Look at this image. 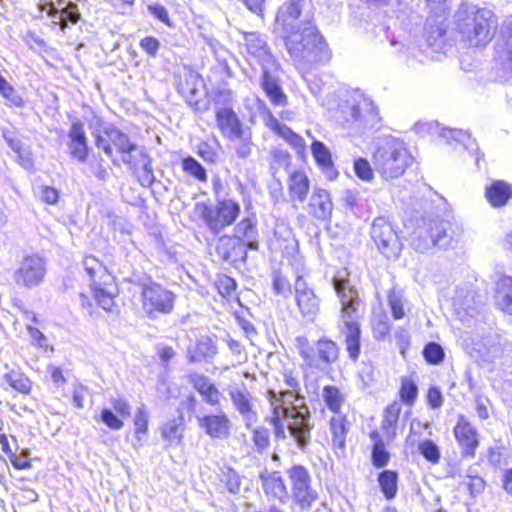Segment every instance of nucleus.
Here are the masks:
<instances>
[{
	"label": "nucleus",
	"mask_w": 512,
	"mask_h": 512,
	"mask_svg": "<svg viewBox=\"0 0 512 512\" xmlns=\"http://www.w3.org/2000/svg\"><path fill=\"white\" fill-rule=\"evenodd\" d=\"M478 300L474 291L468 287L457 288L453 305L455 313L464 320L467 316L473 317L477 310Z\"/></svg>",
	"instance_id": "nucleus-31"
},
{
	"label": "nucleus",
	"mask_w": 512,
	"mask_h": 512,
	"mask_svg": "<svg viewBox=\"0 0 512 512\" xmlns=\"http://www.w3.org/2000/svg\"><path fill=\"white\" fill-rule=\"evenodd\" d=\"M175 300V293L158 282L150 281L140 287L141 309L149 320L171 314Z\"/></svg>",
	"instance_id": "nucleus-11"
},
{
	"label": "nucleus",
	"mask_w": 512,
	"mask_h": 512,
	"mask_svg": "<svg viewBox=\"0 0 512 512\" xmlns=\"http://www.w3.org/2000/svg\"><path fill=\"white\" fill-rule=\"evenodd\" d=\"M244 45L247 53L251 56L258 57L270 54L267 43L256 33H246L244 36Z\"/></svg>",
	"instance_id": "nucleus-48"
},
{
	"label": "nucleus",
	"mask_w": 512,
	"mask_h": 512,
	"mask_svg": "<svg viewBox=\"0 0 512 512\" xmlns=\"http://www.w3.org/2000/svg\"><path fill=\"white\" fill-rule=\"evenodd\" d=\"M241 476L232 467H226L221 472L220 483L224 489L233 495H236L241 490Z\"/></svg>",
	"instance_id": "nucleus-49"
},
{
	"label": "nucleus",
	"mask_w": 512,
	"mask_h": 512,
	"mask_svg": "<svg viewBox=\"0 0 512 512\" xmlns=\"http://www.w3.org/2000/svg\"><path fill=\"white\" fill-rule=\"evenodd\" d=\"M462 146L463 149L469 151L472 155L478 154V145L471 135L462 130L450 129V146L453 145Z\"/></svg>",
	"instance_id": "nucleus-50"
},
{
	"label": "nucleus",
	"mask_w": 512,
	"mask_h": 512,
	"mask_svg": "<svg viewBox=\"0 0 512 512\" xmlns=\"http://www.w3.org/2000/svg\"><path fill=\"white\" fill-rule=\"evenodd\" d=\"M182 171L194 179L198 183H206L208 181V173L206 168L193 156H186L181 160Z\"/></svg>",
	"instance_id": "nucleus-44"
},
{
	"label": "nucleus",
	"mask_w": 512,
	"mask_h": 512,
	"mask_svg": "<svg viewBox=\"0 0 512 512\" xmlns=\"http://www.w3.org/2000/svg\"><path fill=\"white\" fill-rule=\"evenodd\" d=\"M294 301L303 318L315 320L320 312V299L302 275L295 279Z\"/></svg>",
	"instance_id": "nucleus-16"
},
{
	"label": "nucleus",
	"mask_w": 512,
	"mask_h": 512,
	"mask_svg": "<svg viewBox=\"0 0 512 512\" xmlns=\"http://www.w3.org/2000/svg\"><path fill=\"white\" fill-rule=\"evenodd\" d=\"M388 306L394 320H401L405 317V307L402 295L395 289H390L387 293Z\"/></svg>",
	"instance_id": "nucleus-51"
},
{
	"label": "nucleus",
	"mask_w": 512,
	"mask_h": 512,
	"mask_svg": "<svg viewBox=\"0 0 512 512\" xmlns=\"http://www.w3.org/2000/svg\"><path fill=\"white\" fill-rule=\"evenodd\" d=\"M113 410L103 408L100 411L99 420L110 430H120L124 426V419L131 416V404L123 397H117L111 400Z\"/></svg>",
	"instance_id": "nucleus-21"
},
{
	"label": "nucleus",
	"mask_w": 512,
	"mask_h": 512,
	"mask_svg": "<svg viewBox=\"0 0 512 512\" xmlns=\"http://www.w3.org/2000/svg\"><path fill=\"white\" fill-rule=\"evenodd\" d=\"M292 498L301 509H309L319 499L317 491L312 487V479L307 467L293 465L287 470Z\"/></svg>",
	"instance_id": "nucleus-13"
},
{
	"label": "nucleus",
	"mask_w": 512,
	"mask_h": 512,
	"mask_svg": "<svg viewBox=\"0 0 512 512\" xmlns=\"http://www.w3.org/2000/svg\"><path fill=\"white\" fill-rule=\"evenodd\" d=\"M259 479L267 498L279 501L287 498V485L280 471L264 470L259 474Z\"/></svg>",
	"instance_id": "nucleus-26"
},
{
	"label": "nucleus",
	"mask_w": 512,
	"mask_h": 512,
	"mask_svg": "<svg viewBox=\"0 0 512 512\" xmlns=\"http://www.w3.org/2000/svg\"><path fill=\"white\" fill-rule=\"evenodd\" d=\"M197 155L208 164H215L218 160V153L207 141H201L196 150Z\"/></svg>",
	"instance_id": "nucleus-57"
},
{
	"label": "nucleus",
	"mask_w": 512,
	"mask_h": 512,
	"mask_svg": "<svg viewBox=\"0 0 512 512\" xmlns=\"http://www.w3.org/2000/svg\"><path fill=\"white\" fill-rule=\"evenodd\" d=\"M251 440L257 452L262 453L270 446V431L264 426L255 427L251 431Z\"/></svg>",
	"instance_id": "nucleus-52"
},
{
	"label": "nucleus",
	"mask_w": 512,
	"mask_h": 512,
	"mask_svg": "<svg viewBox=\"0 0 512 512\" xmlns=\"http://www.w3.org/2000/svg\"><path fill=\"white\" fill-rule=\"evenodd\" d=\"M92 173L99 179H106L108 176V167L105 161L100 157H93L89 163Z\"/></svg>",
	"instance_id": "nucleus-61"
},
{
	"label": "nucleus",
	"mask_w": 512,
	"mask_h": 512,
	"mask_svg": "<svg viewBox=\"0 0 512 512\" xmlns=\"http://www.w3.org/2000/svg\"><path fill=\"white\" fill-rule=\"evenodd\" d=\"M419 452L431 463H437L440 459V451L436 444L430 440L423 441L418 446Z\"/></svg>",
	"instance_id": "nucleus-58"
},
{
	"label": "nucleus",
	"mask_w": 512,
	"mask_h": 512,
	"mask_svg": "<svg viewBox=\"0 0 512 512\" xmlns=\"http://www.w3.org/2000/svg\"><path fill=\"white\" fill-rule=\"evenodd\" d=\"M82 264L93 300L103 310L111 312L120 294L117 277L93 255H85Z\"/></svg>",
	"instance_id": "nucleus-6"
},
{
	"label": "nucleus",
	"mask_w": 512,
	"mask_h": 512,
	"mask_svg": "<svg viewBox=\"0 0 512 512\" xmlns=\"http://www.w3.org/2000/svg\"><path fill=\"white\" fill-rule=\"evenodd\" d=\"M241 141L240 145L236 149V155L241 159H246L251 155L252 152V139L250 131H246L243 139H238Z\"/></svg>",
	"instance_id": "nucleus-63"
},
{
	"label": "nucleus",
	"mask_w": 512,
	"mask_h": 512,
	"mask_svg": "<svg viewBox=\"0 0 512 512\" xmlns=\"http://www.w3.org/2000/svg\"><path fill=\"white\" fill-rule=\"evenodd\" d=\"M351 426L352 424L347 414H336L329 418L330 438L328 445L334 454H344Z\"/></svg>",
	"instance_id": "nucleus-18"
},
{
	"label": "nucleus",
	"mask_w": 512,
	"mask_h": 512,
	"mask_svg": "<svg viewBox=\"0 0 512 512\" xmlns=\"http://www.w3.org/2000/svg\"><path fill=\"white\" fill-rule=\"evenodd\" d=\"M286 189L289 202L295 206L304 203L311 190V180L304 169H293L287 175Z\"/></svg>",
	"instance_id": "nucleus-19"
},
{
	"label": "nucleus",
	"mask_w": 512,
	"mask_h": 512,
	"mask_svg": "<svg viewBox=\"0 0 512 512\" xmlns=\"http://www.w3.org/2000/svg\"><path fill=\"white\" fill-rule=\"evenodd\" d=\"M372 162L384 181H393L414 165L415 158L402 141L393 139L376 148Z\"/></svg>",
	"instance_id": "nucleus-8"
},
{
	"label": "nucleus",
	"mask_w": 512,
	"mask_h": 512,
	"mask_svg": "<svg viewBox=\"0 0 512 512\" xmlns=\"http://www.w3.org/2000/svg\"><path fill=\"white\" fill-rule=\"evenodd\" d=\"M149 418L150 414L145 406L138 407L132 423H133V435L135 439L141 443L147 436L149 431Z\"/></svg>",
	"instance_id": "nucleus-45"
},
{
	"label": "nucleus",
	"mask_w": 512,
	"mask_h": 512,
	"mask_svg": "<svg viewBox=\"0 0 512 512\" xmlns=\"http://www.w3.org/2000/svg\"><path fill=\"white\" fill-rule=\"evenodd\" d=\"M495 305L501 311L512 314V277H501L495 286Z\"/></svg>",
	"instance_id": "nucleus-35"
},
{
	"label": "nucleus",
	"mask_w": 512,
	"mask_h": 512,
	"mask_svg": "<svg viewBox=\"0 0 512 512\" xmlns=\"http://www.w3.org/2000/svg\"><path fill=\"white\" fill-rule=\"evenodd\" d=\"M195 216L214 234L233 225L241 214L240 203L233 198L218 199L215 205L197 202L194 206Z\"/></svg>",
	"instance_id": "nucleus-9"
},
{
	"label": "nucleus",
	"mask_w": 512,
	"mask_h": 512,
	"mask_svg": "<svg viewBox=\"0 0 512 512\" xmlns=\"http://www.w3.org/2000/svg\"><path fill=\"white\" fill-rule=\"evenodd\" d=\"M495 51L501 65L507 70H512V22H505L501 26Z\"/></svg>",
	"instance_id": "nucleus-30"
},
{
	"label": "nucleus",
	"mask_w": 512,
	"mask_h": 512,
	"mask_svg": "<svg viewBox=\"0 0 512 512\" xmlns=\"http://www.w3.org/2000/svg\"><path fill=\"white\" fill-rule=\"evenodd\" d=\"M271 413L268 423L277 440L286 439V428L301 449L309 445L314 428L309 408L305 404L296 406L285 392H271L269 397Z\"/></svg>",
	"instance_id": "nucleus-2"
},
{
	"label": "nucleus",
	"mask_w": 512,
	"mask_h": 512,
	"mask_svg": "<svg viewBox=\"0 0 512 512\" xmlns=\"http://www.w3.org/2000/svg\"><path fill=\"white\" fill-rule=\"evenodd\" d=\"M322 400L332 415L344 414L342 407L346 402V397L343 391L336 385L330 384L323 387Z\"/></svg>",
	"instance_id": "nucleus-38"
},
{
	"label": "nucleus",
	"mask_w": 512,
	"mask_h": 512,
	"mask_svg": "<svg viewBox=\"0 0 512 512\" xmlns=\"http://www.w3.org/2000/svg\"><path fill=\"white\" fill-rule=\"evenodd\" d=\"M305 0H287L278 9L274 25L283 32L285 48L293 58H311L315 63L328 61L331 51L315 22L304 20L297 27L294 21L302 15Z\"/></svg>",
	"instance_id": "nucleus-1"
},
{
	"label": "nucleus",
	"mask_w": 512,
	"mask_h": 512,
	"mask_svg": "<svg viewBox=\"0 0 512 512\" xmlns=\"http://www.w3.org/2000/svg\"><path fill=\"white\" fill-rule=\"evenodd\" d=\"M237 240L243 242L249 249H257L258 230L257 221L254 217L242 218L234 227L231 235Z\"/></svg>",
	"instance_id": "nucleus-32"
},
{
	"label": "nucleus",
	"mask_w": 512,
	"mask_h": 512,
	"mask_svg": "<svg viewBox=\"0 0 512 512\" xmlns=\"http://www.w3.org/2000/svg\"><path fill=\"white\" fill-rule=\"evenodd\" d=\"M261 88L273 106L285 107L288 104V97L280 80L267 69L262 71Z\"/></svg>",
	"instance_id": "nucleus-29"
},
{
	"label": "nucleus",
	"mask_w": 512,
	"mask_h": 512,
	"mask_svg": "<svg viewBox=\"0 0 512 512\" xmlns=\"http://www.w3.org/2000/svg\"><path fill=\"white\" fill-rule=\"evenodd\" d=\"M229 395L236 410L244 416L254 415L255 411L251 401V395L245 383L241 387L233 388L229 391Z\"/></svg>",
	"instance_id": "nucleus-41"
},
{
	"label": "nucleus",
	"mask_w": 512,
	"mask_h": 512,
	"mask_svg": "<svg viewBox=\"0 0 512 512\" xmlns=\"http://www.w3.org/2000/svg\"><path fill=\"white\" fill-rule=\"evenodd\" d=\"M456 30L472 47H484L494 37L498 21L489 9L462 4L454 15Z\"/></svg>",
	"instance_id": "nucleus-5"
},
{
	"label": "nucleus",
	"mask_w": 512,
	"mask_h": 512,
	"mask_svg": "<svg viewBox=\"0 0 512 512\" xmlns=\"http://www.w3.org/2000/svg\"><path fill=\"white\" fill-rule=\"evenodd\" d=\"M462 346L472 358L484 362H492L502 353L499 336L491 333L483 337L465 338Z\"/></svg>",
	"instance_id": "nucleus-15"
},
{
	"label": "nucleus",
	"mask_w": 512,
	"mask_h": 512,
	"mask_svg": "<svg viewBox=\"0 0 512 512\" xmlns=\"http://www.w3.org/2000/svg\"><path fill=\"white\" fill-rule=\"evenodd\" d=\"M334 288L340 299L341 317L347 318L344 321L340 332L343 334V342L348 358L356 363L361 355L362 328L361 323L352 319L359 312L361 299L357 289L345 279H334Z\"/></svg>",
	"instance_id": "nucleus-4"
},
{
	"label": "nucleus",
	"mask_w": 512,
	"mask_h": 512,
	"mask_svg": "<svg viewBox=\"0 0 512 512\" xmlns=\"http://www.w3.org/2000/svg\"><path fill=\"white\" fill-rule=\"evenodd\" d=\"M67 146L71 158L78 162L87 161L90 148L84 124L80 119H75L70 125Z\"/></svg>",
	"instance_id": "nucleus-20"
},
{
	"label": "nucleus",
	"mask_w": 512,
	"mask_h": 512,
	"mask_svg": "<svg viewBox=\"0 0 512 512\" xmlns=\"http://www.w3.org/2000/svg\"><path fill=\"white\" fill-rule=\"evenodd\" d=\"M423 357L425 361L432 365L441 363L445 358L444 349L435 342H429L424 346Z\"/></svg>",
	"instance_id": "nucleus-54"
},
{
	"label": "nucleus",
	"mask_w": 512,
	"mask_h": 512,
	"mask_svg": "<svg viewBox=\"0 0 512 512\" xmlns=\"http://www.w3.org/2000/svg\"><path fill=\"white\" fill-rule=\"evenodd\" d=\"M377 474V482L386 500L396 498L399 490V473L393 469H384Z\"/></svg>",
	"instance_id": "nucleus-36"
},
{
	"label": "nucleus",
	"mask_w": 512,
	"mask_h": 512,
	"mask_svg": "<svg viewBox=\"0 0 512 512\" xmlns=\"http://www.w3.org/2000/svg\"><path fill=\"white\" fill-rule=\"evenodd\" d=\"M454 435L462 447V454L464 456H474L475 449L478 446L477 432L464 417H460L454 428Z\"/></svg>",
	"instance_id": "nucleus-28"
},
{
	"label": "nucleus",
	"mask_w": 512,
	"mask_h": 512,
	"mask_svg": "<svg viewBox=\"0 0 512 512\" xmlns=\"http://www.w3.org/2000/svg\"><path fill=\"white\" fill-rule=\"evenodd\" d=\"M216 353L217 347L213 339L209 336H204L188 347L187 360L191 364L201 363L208 358H212Z\"/></svg>",
	"instance_id": "nucleus-33"
},
{
	"label": "nucleus",
	"mask_w": 512,
	"mask_h": 512,
	"mask_svg": "<svg viewBox=\"0 0 512 512\" xmlns=\"http://www.w3.org/2000/svg\"><path fill=\"white\" fill-rule=\"evenodd\" d=\"M26 329L29 333L33 345L39 348H46L48 346L47 338L38 328L28 325Z\"/></svg>",
	"instance_id": "nucleus-64"
},
{
	"label": "nucleus",
	"mask_w": 512,
	"mask_h": 512,
	"mask_svg": "<svg viewBox=\"0 0 512 512\" xmlns=\"http://www.w3.org/2000/svg\"><path fill=\"white\" fill-rule=\"evenodd\" d=\"M47 275V261L38 253L26 254L14 269L12 278L19 288L31 290L40 286Z\"/></svg>",
	"instance_id": "nucleus-12"
},
{
	"label": "nucleus",
	"mask_w": 512,
	"mask_h": 512,
	"mask_svg": "<svg viewBox=\"0 0 512 512\" xmlns=\"http://www.w3.org/2000/svg\"><path fill=\"white\" fill-rule=\"evenodd\" d=\"M370 327L373 338L377 341H384L391 336L392 324L385 311L373 315Z\"/></svg>",
	"instance_id": "nucleus-43"
},
{
	"label": "nucleus",
	"mask_w": 512,
	"mask_h": 512,
	"mask_svg": "<svg viewBox=\"0 0 512 512\" xmlns=\"http://www.w3.org/2000/svg\"><path fill=\"white\" fill-rule=\"evenodd\" d=\"M185 430V418L182 412L176 418L169 419L160 427L161 437L169 444H180Z\"/></svg>",
	"instance_id": "nucleus-37"
},
{
	"label": "nucleus",
	"mask_w": 512,
	"mask_h": 512,
	"mask_svg": "<svg viewBox=\"0 0 512 512\" xmlns=\"http://www.w3.org/2000/svg\"><path fill=\"white\" fill-rule=\"evenodd\" d=\"M80 19V13L78 6L73 3L69 2L65 8L61 10V15L59 17V25L61 28H65L68 24V22H77Z\"/></svg>",
	"instance_id": "nucleus-56"
},
{
	"label": "nucleus",
	"mask_w": 512,
	"mask_h": 512,
	"mask_svg": "<svg viewBox=\"0 0 512 512\" xmlns=\"http://www.w3.org/2000/svg\"><path fill=\"white\" fill-rule=\"evenodd\" d=\"M187 380L206 404L213 407L220 405L222 393L207 376L193 372L187 375Z\"/></svg>",
	"instance_id": "nucleus-25"
},
{
	"label": "nucleus",
	"mask_w": 512,
	"mask_h": 512,
	"mask_svg": "<svg viewBox=\"0 0 512 512\" xmlns=\"http://www.w3.org/2000/svg\"><path fill=\"white\" fill-rule=\"evenodd\" d=\"M215 120L221 135L231 141L243 139L246 131L249 130L244 126L234 109L229 106L217 109L215 112Z\"/></svg>",
	"instance_id": "nucleus-17"
},
{
	"label": "nucleus",
	"mask_w": 512,
	"mask_h": 512,
	"mask_svg": "<svg viewBox=\"0 0 512 512\" xmlns=\"http://www.w3.org/2000/svg\"><path fill=\"white\" fill-rule=\"evenodd\" d=\"M272 288L278 295L286 294L290 291V280L283 275L280 270L274 271L272 276Z\"/></svg>",
	"instance_id": "nucleus-59"
},
{
	"label": "nucleus",
	"mask_w": 512,
	"mask_h": 512,
	"mask_svg": "<svg viewBox=\"0 0 512 512\" xmlns=\"http://www.w3.org/2000/svg\"><path fill=\"white\" fill-rule=\"evenodd\" d=\"M462 487L470 493L472 497H476L481 494L485 489V482L480 477H468V479L463 482Z\"/></svg>",
	"instance_id": "nucleus-60"
},
{
	"label": "nucleus",
	"mask_w": 512,
	"mask_h": 512,
	"mask_svg": "<svg viewBox=\"0 0 512 512\" xmlns=\"http://www.w3.org/2000/svg\"><path fill=\"white\" fill-rule=\"evenodd\" d=\"M214 287L218 294L227 301L236 300L238 303L240 302L237 293L238 284L233 277L224 273L217 274Z\"/></svg>",
	"instance_id": "nucleus-42"
},
{
	"label": "nucleus",
	"mask_w": 512,
	"mask_h": 512,
	"mask_svg": "<svg viewBox=\"0 0 512 512\" xmlns=\"http://www.w3.org/2000/svg\"><path fill=\"white\" fill-rule=\"evenodd\" d=\"M353 170L355 175L364 182L370 183L374 180V170L366 158H356L353 163Z\"/></svg>",
	"instance_id": "nucleus-53"
},
{
	"label": "nucleus",
	"mask_w": 512,
	"mask_h": 512,
	"mask_svg": "<svg viewBox=\"0 0 512 512\" xmlns=\"http://www.w3.org/2000/svg\"><path fill=\"white\" fill-rule=\"evenodd\" d=\"M248 247L231 235H223L216 244L217 256L225 262L236 263L244 261L247 256Z\"/></svg>",
	"instance_id": "nucleus-24"
},
{
	"label": "nucleus",
	"mask_w": 512,
	"mask_h": 512,
	"mask_svg": "<svg viewBox=\"0 0 512 512\" xmlns=\"http://www.w3.org/2000/svg\"><path fill=\"white\" fill-rule=\"evenodd\" d=\"M266 126L282 138L292 149L295 150L299 158H306V150L307 145L304 138L293 131L290 127L285 124L279 122V120L270 114L268 121L266 122Z\"/></svg>",
	"instance_id": "nucleus-22"
},
{
	"label": "nucleus",
	"mask_w": 512,
	"mask_h": 512,
	"mask_svg": "<svg viewBox=\"0 0 512 512\" xmlns=\"http://www.w3.org/2000/svg\"><path fill=\"white\" fill-rule=\"evenodd\" d=\"M418 387L416 382L409 377H402L398 391L399 402L412 407L418 398Z\"/></svg>",
	"instance_id": "nucleus-47"
},
{
	"label": "nucleus",
	"mask_w": 512,
	"mask_h": 512,
	"mask_svg": "<svg viewBox=\"0 0 512 512\" xmlns=\"http://www.w3.org/2000/svg\"><path fill=\"white\" fill-rule=\"evenodd\" d=\"M310 151L319 169L324 173L333 172V176L330 179H335L338 176V172L335 169L332 153L329 148L322 141L314 140L310 145Z\"/></svg>",
	"instance_id": "nucleus-34"
},
{
	"label": "nucleus",
	"mask_w": 512,
	"mask_h": 512,
	"mask_svg": "<svg viewBox=\"0 0 512 512\" xmlns=\"http://www.w3.org/2000/svg\"><path fill=\"white\" fill-rule=\"evenodd\" d=\"M139 45L149 56L155 57L160 48V41L153 36H146L140 40Z\"/></svg>",
	"instance_id": "nucleus-62"
},
{
	"label": "nucleus",
	"mask_w": 512,
	"mask_h": 512,
	"mask_svg": "<svg viewBox=\"0 0 512 512\" xmlns=\"http://www.w3.org/2000/svg\"><path fill=\"white\" fill-rule=\"evenodd\" d=\"M94 138L96 147L110 158L113 165L119 166L122 162L133 172L142 167L148 179L153 177L148 153L121 129L111 125L98 130Z\"/></svg>",
	"instance_id": "nucleus-3"
},
{
	"label": "nucleus",
	"mask_w": 512,
	"mask_h": 512,
	"mask_svg": "<svg viewBox=\"0 0 512 512\" xmlns=\"http://www.w3.org/2000/svg\"><path fill=\"white\" fill-rule=\"evenodd\" d=\"M0 95L15 107L24 105L23 99L16 93V90L0 74Z\"/></svg>",
	"instance_id": "nucleus-55"
},
{
	"label": "nucleus",
	"mask_w": 512,
	"mask_h": 512,
	"mask_svg": "<svg viewBox=\"0 0 512 512\" xmlns=\"http://www.w3.org/2000/svg\"><path fill=\"white\" fill-rule=\"evenodd\" d=\"M199 426L213 439H224L230 435L231 422L224 412L207 414L199 418Z\"/></svg>",
	"instance_id": "nucleus-27"
},
{
	"label": "nucleus",
	"mask_w": 512,
	"mask_h": 512,
	"mask_svg": "<svg viewBox=\"0 0 512 512\" xmlns=\"http://www.w3.org/2000/svg\"><path fill=\"white\" fill-rule=\"evenodd\" d=\"M3 378L12 389L20 394L28 395L32 391L33 382L19 367L9 369Z\"/></svg>",
	"instance_id": "nucleus-39"
},
{
	"label": "nucleus",
	"mask_w": 512,
	"mask_h": 512,
	"mask_svg": "<svg viewBox=\"0 0 512 512\" xmlns=\"http://www.w3.org/2000/svg\"><path fill=\"white\" fill-rule=\"evenodd\" d=\"M200 75L191 68H185V71L176 75V87L180 94L193 95L195 85L200 79Z\"/></svg>",
	"instance_id": "nucleus-46"
},
{
	"label": "nucleus",
	"mask_w": 512,
	"mask_h": 512,
	"mask_svg": "<svg viewBox=\"0 0 512 512\" xmlns=\"http://www.w3.org/2000/svg\"><path fill=\"white\" fill-rule=\"evenodd\" d=\"M402 411L401 403L394 400L383 410L380 429H372L368 436L372 441L370 460L374 468L386 467L391 460L388 444L397 436V428Z\"/></svg>",
	"instance_id": "nucleus-7"
},
{
	"label": "nucleus",
	"mask_w": 512,
	"mask_h": 512,
	"mask_svg": "<svg viewBox=\"0 0 512 512\" xmlns=\"http://www.w3.org/2000/svg\"><path fill=\"white\" fill-rule=\"evenodd\" d=\"M332 199L328 190L315 186L307 203L308 214L316 220L323 221L330 217L332 212Z\"/></svg>",
	"instance_id": "nucleus-23"
},
{
	"label": "nucleus",
	"mask_w": 512,
	"mask_h": 512,
	"mask_svg": "<svg viewBox=\"0 0 512 512\" xmlns=\"http://www.w3.org/2000/svg\"><path fill=\"white\" fill-rule=\"evenodd\" d=\"M486 198L493 207L504 206L512 197V189L504 181L497 180L486 188Z\"/></svg>",
	"instance_id": "nucleus-40"
},
{
	"label": "nucleus",
	"mask_w": 512,
	"mask_h": 512,
	"mask_svg": "<svg viewBox=\"0 0 512 512\" xmlns=\"http://www.w3.org/2000/svg\"><path fill=\"white\" fill-rule=\"evenodd\" d=\"M371 238L378 250L386 258H394L399 254V241L397 234L388 221L383 216L376 217L372 222Z\"/></svg>",
	"instance_id": "nucleus-14"
},
{
	"label": "nucleus",
	"mask_w": 512,
	"mask_h": 512,
	"mask_svg": "<svg viewBox=\"0 0 512 512\" xmlns=\"http://www.w3.org/2000/svg\"><path fill=\"white\" fill-rule=\"evenodd\" d=\"M296 348L309 369L327 368L340 360L341 348L331 337H319L313 344L306 336L296 338Z\"/></svg>",
	"instance_id": "nucleus-10"
}]
</instances>
